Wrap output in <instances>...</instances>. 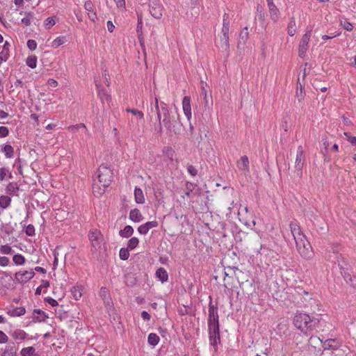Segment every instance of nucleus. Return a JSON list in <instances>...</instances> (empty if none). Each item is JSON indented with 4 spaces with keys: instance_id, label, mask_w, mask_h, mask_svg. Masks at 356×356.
Here are the masks:
<instances>
[{
    "instance_id": "nucleus-61",
    "label": "nucleus",
    "mask_w": 356,
    "mask_h": 356,
    "mask_svg": "<svg viewBox=\"0 0 356 356\" xmlns=\"http://www.w3.org/2000/svg\"><path fill=\"white\" fill-rule=\"evenodd\" d=\"M106 24H107L108 31L110 33H112L115 29L114 24H113V22L111 21H108Z\"/></svg>"
},
{
    "instance_id": "nucleus-37",
    "label": "nucleus",
    "mask_w": 356,
    "mask_h": 356,
    "mask_svg": "<svg viewBox=\"0 0 356 356\" xmlns=\"http://www.w3.org/2000/svg\"><path fill=\"white\" fill-rule=\"evenodd\" d=\"M26 64L31 69L35 68L37 66V57L35 55L29 56L26 60Z\"/></svg>"
},
{
    "instance_id": "nucleus-42",
    "label": "nucleus",
    "mask_w": 356,
    "mask_h": 356,
    "mask_svg": "<svg viewBox=\"0 0 356 356\" xmlns=\"http://www.w3.org/2000/svg\"><path fill=\"white\" fill-rule=\"evenodd\" d=\"M209 334H219L218 322H209Z\"/></svg>"
},
{
    "instance_id": "nucleus-15",
    "label": "nucleus",
    "mask_w": 356,
    "mask_h": 356,
    "mask_svg": "<svg viewBox=\"0 0 356 356\" xmlns=\"http://www.w3.org/2000/svg\"><path fill=\"white\" fill-rule=\"evenodd\" d=\"M158 222L156 220L149 221L140 225L138 228V232L143 235H145L148 233V232L154 227H158Z\"/></svg>"
},
{
    "instance_id": "nucleus-19",
    "label": "nucleus",
    "mask_w": 356,
    "mask_h": 356,
    "mask_svg": "<svg viewBox=\"0 0 356 356\" xmlns=\"http://www.w3.org/2000/svg\"><path fill=\"white\" fill-rule=\"evenodd\" d=\"M249 33L248 31V28L245 27L239 34V39L237 44V47L238 49H243L245 44L248 39Z\"/></svg>"
},
{
    "instance_id": "nucleus-32",
    "label": "nucleus",
    "mask_w": 356,
    "mask_h": 356,
    "mask_svg": "<svg viewBox=\"0 0 356 356\" xmlns=\"http://www.w3.org/2000/svg\"><path fill=\"white\" fill-rule=\"evenodd\" d=\"M11 204V198L8 195L0 196V207L2 209H6L10 207Z\"/></svg>"
},
{
    "instance_id": "nucleus-49",
    "label": "nucleus",
    "mask_w": 356,
    "mask_h": 356,
    "mask_svg": "<svg viewBox=\"0 0 356 356\" xmlns=\"http://www.w3.org/2000/svg\"><path fill=\"white\" fill-rule=\"evenodd\" d=\"M56 24V21L53 17H47L44 22L45 29H49Z\"/></svg>"
},
{
    "instance_id": "nucleus-50",
    "label": "nucleus",
    "mask_w": 356,
    "mask_h": 356,
    "mask_svg": "<svg viewBox=\"0 0 356 356\" xmlns=\"http://www.w3.org/2000/svg\"><path fill=\"white\" fill-rule=\"evenodd\" d=\"M155 108L157 113V119L159 122L161 124V102H159V99L157 97H155Z\"/></svg>"
},
{
    "instance_id": "nucleus-45",
    "label": "nucleus",
    "mask_w": 356,
    "mask_h": 356,
    "mask_svg": "<svg viewBox=\"0 0 356 356\" xmlns=\"http://www.w3.org/2000/svg\"><path fill=\"white\" fill-rule=\"evenodd\" d=\"M309 343L314 348L318 345V343H323V341L316 336H312L309 339Z\"/></svg>"
},
{
    "instance_id": "nucleus-43",
    "label": "nucleus",
    "mask_w": 356,
    "mask_h": 356,
    "mask_svg": "<svg viewBox=\"0 0 356 356\" xmlns=\"http://www.w3.org/2000/svg\"><path fill=\"white\" fill-rule=\"evenodd\" d=\"M139 240L136 237L131 238L127 243V248L129 250H134L138 245Z\"/></svg>"
},
{
    "instance_id": "nucleus-12",
    "label": "nucleus",
    "mask_w": 356,
    "mask_h": 356,
    "mask_svg": "<svg viewBox=\"0 0 356 356\" xmlns=\"http://www.w3.org/2000/svg\"><path fill=\"white\" fill-rule=\"evenodd\" d=\"M35 276V272L29 270L18 271L15 274V279L19 283H26Z\"/></svg>"
},
{
    "instance_id": "nucleus-23",
    "label": "nucleus",
    "mask_w": 356,
    "mask_h": 356,
    "mask_svg": "<svg viewBox=\"0 0 356 356\" xmlns=\"http://www.w3.org/2000/svg\"><path fill=\"white\" fill-rule=\"evenodd\" d=\"M48 315L40 309L33 311V319L38 322H44L48 318Z\"/></svg>"
},
{
    "instance_id": "nucleus-2",
    "label": "nucleus",
    "mask_w": 356,
    "mask_h": 356,
    "mask_svg": "<svg viewBox=\"0 0 356 356\" xmlns=\"http://www.w3.org/2000/svg\"><path fill=\"white\" fill-rule=\"evenodd\" d=\"M319 323V320L312 318L305 313H297L293 318V324L302 333L308 334Z\"/></svg>"
},
{
    "instance_id": "nucleus-10",
    "label": "nucleus",
    "mask_w": 356,
    "mask_h": 356,
    "mask_svg": "<svg viewBox=\"0 0 356 356\" xmlns=\"http://www.w3.org/2000/svg\"><path fill=\"white\" fill-rule=\"evenodd\" d=\"M335 259H336L335 262L337 263L338 266L340 268L341 275L343 277V278L346 281H348V280H350V281H351L350 275L348 272V264L347 261L344 259V258L341 254H337Z\"/></svg>"
},
{
    "instance_id": "nucleus-6",
    "label": "nucleus",
    "mask_w": 356,
    "mask_h": 356,
    "mask_svg": "<svg viewBox=\"0 0 356 356\" xmlns=\"http://www.w3.org/2000/svg\"><path fill=\"white\" fill-rule=\"evenodd\" d=\"M88 238L92 248L95 250L101 249L103 238L101 232L97 229L90 230L88 234Z\"/></svg>"
},
{
    "instance_id": "nucleus-59",
    "label": "nucleus",
    "mask_w": 356,
    "mask_h": 356,
    "mask_svg": "<svg viewBox=\"0 0 356 356\" xmlns=\"http://www.w3.org/2000/svg\"><path fill=\"white\" fill-rule=\"evenodd\" d=\"M188 170V172L190 175H191L192 176H195L197 173V170H196V168L193 166V165H189L187 168Z\"/></svg>"
},
{
    "instance_id": "nucleus-52",
    "label": "nucleus",
    "mask_w": 356,
    "mask_h": 356,
    "mask_svg": "<svg viewBox=\"0 0 356 356\" xmlns=\"http://www.w3.org/2000/svg\"><path fill=\"white\" fill-rule=\"evenodd\" d=\"M1 356H15L13 347H6Z\"/></svg>"
},
{
    "instance_id": "nucleus-35",
    "label": "nucleus",
    "mask_w": 356,
    "mask_h": 356,
    "mask_svg": "<svg viewBox=\"0 0 356 356\" xmlns=\"http://www.w3.org/2000/svg\"><path fill=\"white\" fill-rule=\"evenodd\" d=\"M2 152L5 154L6 158H13L14 156V149L10 145H5L2 149Z\"/></svg>"
},
{
    "instance_id": "nucleus-54",
    "label": "nucleus",
    "mask_w": 356,
    "mask_h": 356,
    "mask_svg": "<svg viewBox=\"0 0 356 356\" xmlns=\"http://www.w3.org/2000/svg\"><path fill=\"white\" fill-rule=\"evenodd\" d=\"M10 264V259L8 257L3 256L0 257V266L6 267Z\"/></svg>"
},
{
    "instance_id": "nucleus-4",
    "label": "nucleus",
    "mask_w": 356,
    "mask_h": 356,
    "mask_svg": "<svg viewBox=\"0 0 356 356\" xmlns=\"http://www.w3.org/2000/svg\"><path fill=\"white\" fill-rule=\"evenodd\" d=\"M229 15L227 13H225L223 15L222 19V27L221 30L222 36H221V42H222V46L227 49L229 47Z\"/></svg>"
},
{
    "instance_id": "nucleus-51",
    "label": "nucleus",
    "mask_w": 356,
    "mask_h": 356,
    "mask_svg": "<svg viewBox=\"0 0 356 356\" xmlns=\"http://www.w3.org/2000/svg\"><path fill=\"white\" fill-rule=\"evenodd\" d=\"M25 233L29 236L35 235V227L33 225H29L25 229Z\"/></svg>"
},
{
    "instance_id": "nucleus-57",
    "label": "nucleus",
    "mask_w": 356,
    "mask_h": 356,
    "mask_svg": "<svg viewBox=\"0 0 356 356\" xmlns=\"http://www.w3.org/2000/svg\"><path fill=\"white\" fill-rule=\"evenodd\" d=\"M8 129L6 127H0V138L6 137L8 135Z\"/></svg>"
},
{
    "instance_id": "nucleus-8",
    "label": "nucleus",
    "mask_w": 356,
    "mask_h": 356,
    "mask_svg": "<svg viewBox=\"0 0 356 356\" xmlns=\"http://www.w3.org/2000/svg\"><path fill=\"white\" fill-rule=\"evenodd\" d=\"M126 111L133 115V118L129 120V126L131 129H135L138 126V122L144 118V114L141 111L127 108Z\"/></svg>"
},
{
    "instance_id": "nucleus-1",
    "label": "nucleus",
    "mask_w": 356,
    "mask_h": 356,
    "mask_svg": "<svg viewBox=\"0 0 356 356\" xmlns=\"http://www.w3.org/2000/svg\"><path fill=\"white\" fill-rule=\"evenodd\" d=\"M289 227L300 254L305 259H311L314 255L312 248L300 226L297 223L291 222Z\"/></svg>"
},
{
    "instance_id": "nucleus-17",
    "label": "nucleus",
    "mask_w": 356,
    "mask_h": 356,
    "mask_svg": "<svg viewBox=\"0 0 356 356\" xmlns=\"http://www.w3.org/2000/svg\"><path fill=\"white\" fill-rule=\"evenodd\" d=\"M182 108L184 115L188 120L192 117L191 106V98L188 96H185L182 99Z\"/></svg>"
},
{
    "instance_id": "nucleus-62",
    "label": "nucleus",
    "mask_w": 356,
    "mask_h": 356,
    "mask_svg": "<svg viewBox=\"0 0 356 356\" xmlns=\"http://www.w3.org/2000/svg\"><path fill=\"white\" fill-rule=\"evenodd\" d=\"M185 3L191 7H195L197 5V0H184Z\"/></svg>"
},
{
    "instance_id": "nucleus-44",
    "label": "nucleus",
    "mask_w": 356,
    "mask_h": 356,
    "mask_svg": "<svg viewBox=\"0 0 356 356\" xmlns=\"http://www.w3.org/2000/svg\"><path fill=\"white\" fill-rule=\"evenodd\" d=\"M340 25L348 31H350L353 29V24L346 19H340Z\"/></svg>"
},
{
    "instance_id": "nucleus-55",
    "label": "nucleus",
    "mask_w": 356,
    "mask_h": 356,
    "mask_svg": "<svg viewBox=\"0 0 356 356\" xmlns=\"http://www.w3.org/2000/svg\"><path fill=\"white\" fill-rule=\"evenodd\" d=\"M343 135L346 137L347 140L352 144L356 145V136H352L348 132H344Z\"/></svg>"
},
{
    "instance_id": "nucleus-53",
    "label": "nucleus",
    "mask_w": 356,
    "mask_h": 356,
    "mask_svg": "<svg viewBox=\"0 0 356 356\" xmlns=\"http://www.w3.org/2000/svg\"><path fill=\"white\" fill-rule=\"evenodd\" d=\"M27 47L31 51H33L37 48V42L34 40H29L27 41Z\"/></svg>"
},
{
    "instance_id": "nucleus-7",
    "label": "nucleus",
    "mask_w": 356,
    "mask_h": 356,
    "mask_svg": "<svg viewBox=\"0 0 356 356\" xmlns=\"http://www.w3.org/2000/svg\"><path fill=\"white\" fill-rule=\"evenodd\" d=\"M305 154L303 147L300 145L297 148L296 157L295 161V169L298 177L302 175V170L305 164Z\"/></svg>"
},
{
    "instance_id": "nucleus-41",
    "label": "nucleus",
    "mask_w": 356,
    "mask_h": 356,
    "mask_svg": "<svg viewBox=\"0 0 356 356\" xmlns=\"http://www.w3.org/2000/svg\"><path fill=\"white\" fill-rule=\"evenodd\" d=\"M65 41H66L65 37L58 36L53 40L51 46L54 48H58V47H60V45L64 44L65 42Z\"/></svg>"
},
{
    "instance_id": "nucleus-47",
    "label": "nucleus",
    "mask_w": 356,
    "mask_h": 356,
    "mask_svg": "<svg viewBox=\"0 0 356 356\" xmlns=\"http://www.w3.org/2000/svg\"><path fill=\"white\" fill-rule=\"evenodd\" d=\"M220 339L219 334H209L210 343L213 347L217 346L218 341Z\"/></svg>"
},
{
    "instance_id": "nucleus-39",
    "label": "nucleus",
    "mask_w": 356,
    "mask_h": 356,
    "mask_svg": "<svg viewBox=\"0 0 356 356\" xmlns=\"http://www.w3.org/2000/svg\"><path fill=\"white\" fill-rule=\"evenodd\" d=\"M34 352H35V348L33 346H29L23 348L20 351V354L22 356H32L34 354Z\"/></svg>"
},
{
    "instance_id": "nucleus-63",
    "label": "nucleus",
    "mask_w": 356,
    "mask_h": 356,
    "mask_svg": "<svg viewBox=\"0 0 356 356\" xmlns=\"http://www.w3.org/2000/svg\"><path fill=\"white\" fill-rule=\"evenodd\" d=\"M8 54H3V52L0 54V65L2 63L6 62L8 60Z\"/></svg>"
},
{
    "instance_id": "nucleus-5",
    "label": "nucleus",
    "mask_w": 356,
    "mask_h": 356,
    "mask_svg": "<svg viewBox=\"0 0 356 356\" xmlns=\"http://www.w3.org/2000/svg\"><path fill=\"white\" fill-rule=\"evenodd\" d=\"M312 35V29L307 30L305 33L302 36L298 44V56L300 58H304L308 50L309 43Z\"/></svg>"
},
{
    "instance_id": "nucleus-29",
    "label": "nucleus",
    "mask_w": 356,
    "mask_h": 356,
    "mask_svg": "<svg viewBox=\"0 0 356 356\" xmlns=\"http://www.w3.org/2000/svg\"><path fill=\"white\" fill-rule=\"evenodd\" d=\"M12 178V173L9 168H0V181L8 180Z\"/></svg>"
},
{
    "instance_id": "nucleus-28",
    "label": "nucleus",
    "mask_w": 356,
    "mask_h": 356,
    "mask_svg": "<svg viewBox=\"0 0 356 356\" xmlns=\"http://www.w3.org/2000/svg\"><path fill=\"white\" fill-rule=\"evenodd\" d=\"M156 277L162 282H165L168 279V275L163 268H159L156 272Z\"/></svg>"
},
{
    "instance_id": "nucleus-18",
    "label": "nucleus",
    "mask_w": 356,
    "mask_h": 356,
    "mask_svg": "<svg viewBox=\"0 0 356 356\" xmlns=\"http://www.w3.org/2000/svg\"><path fill=\"white\" fill-rule=\"evenodd\" d=\"M84 8L88 12V16L92 21L97 19V14L94 10V5L91 1H87L84 3Z\"/></svg>"
},
{
    "instance_id": "nucleus-20",
    "label": "nucleus",
    "mask_w": 356,
    "mask_h": 356,
    "mask_svg": "<svg viewBox=\"0 0 356 356\" xmlns=\"http://www.w3.org/2000/svg\"><path fill=\"white\" fill-rule=\"evenodd\" d=\"M323 347L324 350H337L339 347V343L337 340L334 339H328L323 342Z\"/></svg>"
},
{
    "instance_id": "nucleus-64",
    "label": "nucleus",
    "mask_w": 356,
    "mask_h": 356,
    "mask_svg": "<svg viewBox=\"0 0 356 356\" xmlns=\"http://www.w3.org/2000/svg\"><path fill=\"white\" fill-rule=\"evenodd\" d=\"M141 317L145 321H149L150 319V315L145 311L142 312Z\"/></svg>"
},
{
    "instance_id": "nucleus-30",
    "label": "nucleus",
    "mask_w": 356,
    "mask_h": 356,
    "mask_svg": "<svg viewBox=\"0 0 356 356\" xmlns=\"http://www.w3.org/2000/svg\"><path fill=\"white\" fill-rule=\"evenodd\" d=\"M287 33L290 36H293L296 33V21L294 17H291L287 25Z\"/></svg>"
},
{
    "instance_id": "nucleus-33",
    "label": "nucleus",
    "mask_w": 356,
    "mask_h": 356,
    "mask_svg": "<svg viewBox=\"0 0 356 356\" xmlns=\"http://www.w3.org/2000/svg\"><path fill=\"white\" fill-rule=\"evenodd\" d=\"M134 233V229L130 225H127L124 227V228L120 231L119 234L121 237L123 238H129Z\"/></svg>"
},
{
    "instance_id": "nucleus-13",
    "label": "nucleus",
    "mask_w": 356,
    "mask_h": 356,
    "mask_svg": "<svg viewBox=\"0 0 356 356\" xmlns=\"http://www.w3.org/2000/svg\"><path fill=\"white\" fill-rule=\"evenodd\" d=\"M103 184L104 183L99 182L98 180H96V179H93L92 192L95 196L99 197L105 193L106 188L108 186H104Z\"/></svg>"
},
{
    "instance_id": "nucleus-48",
    "label": "nucleus",
    "mask_w": 356,
    "mask_h": 356,
    "mask_svg": "<svg viewBox=\"0 0 356 356\" xmlns=\"http://www.w3.org/2000/svg\"><path fill=\"white\" fill-rule=\"evenodd\" d=\"M120 258L122 260H127L129 257V252L128 248H121L119 252Z\"/></svg>"
},
{
    "instance_id": "nucleus-25",
    "label": "nucleus",
    "mask_w": 356,
    "mask_h": 356,
    "mask_svg": "<svg viewBox=\"0 0 356 356\" xmlns=\"http://www.w3.org/2000/svg\"><path fill=\"white\" fill-rule=\"evenodd\" d=\"M134 198L135 201L137 204H143L145 203V195L142 189L139 187H135L134 189Z\"/></svg>"
},
{
    "instance_id": "nucleus-16",
    "label": "nucleus",
    "mask_w": 356,
    "mask_h": 356,
    "mask_svg": "<svg viewBox=\"0 0 356 356\" xmlns=\"http://www.w3.org/2000/svg\"><path fill=\"white\" fill-rule=\"evenodd\" d=\"M237 168L245 174L249 173V160L247 156H243L236 162Z\"/></svg>"
},
{
    "instance_id": "nucleus-14",
    "label": "nucleus",
    "mask_w": 356,
    "mask_h": 356,
    "mask_svg": "<svg viewBox=\"0 0 356 356\" xmlns=\"http://www.w3.org/2000/svg\"><path fill=\"white\" fill-rule=\"evenodd\" d=\"M96 87L98 91V97L103 104H107L108 106L111 102V95L104 90L101 89L99 83H96Z\"/></svg>"
},
{
    "instance_id": "nucleus-27",
    "label": "nucleus",
    "mask_w": 356,
    "mask_h": 356,
    "mask_svg": "<svg viewBox=\"0 0 356 356\" xmlns=\"http://www.w3.org/2000/svg\"><path fill=\"white\" fill-rule=\"evenodd\" d=\"M82 290L81 286H74L71 289L70 292L74 300H78L81 298Z\"/></svg>"
},
{
    "instance_id": "nucleus-34",
    "label": "nucleus",
    "mask_w": 356,
    "mask_h": 356,
    "mask_svg": "<svg viewBox=\"0 0 356 356\" xmlns=\"http://www.w3.org/2000/svg\"><path fill=\"white\" fill-rule=\"evenodd\" d=\"M99 296L102 297L104 303L109 304L111 298L108 289L106 287L103 286L100 289Z\"/></svg>"
},
{
    "instance_id": "nucleus-36",
    "label": "nucleus",
    "mask_w": 356,
    "mask_h": 356,
    "mask_svg": "<svg viewBox=\"0 0 356 356\" xmlns=\"http://www.w3.org/2000/svg\"><path fill=\"white\" fill-rule=\"evenodd\" d=\"M33 17H34V15L33 13H31V12L26 13V17H24L22 19L21 22L26 26H30Z\"/></svg>"
},
{
    "instance_id": "nucleus-31",
    "label": "nucleus",
    "mask_w": 356,
    "mask_h": 356,
    "mask_svg": "<svg viewBox=\"0 0 356 356\" xmlns=\"http://www.w3.org/2000/svg\"><path fill=\"white\" fill-rule=\"evenodd\" d=\"M209 322H218L217 309L214 307H210L209 309Z\"/></svg>"
},
{
    "instance_id": "nucleus-11",
    "label": "nucleus",
    "mask_w": 356,
    "mask_h": 356,
    "mask_svg": "<svg viewBox=\"0 0 356 356\" xmlns=\"http://www.w3.org/2000/svg\"><path fill=\"white\" fill-rule=\"evenodd\" d=\"M163 6L158 1H152L149 3V13L155 19H161L163 16Z\"/></svg>"
},
{
    "instance_id": "nucleus-58",
    "label": "nucleus",
    "mask_w": 356,
    "mask_h": 356,
    "mask_svg": "<svg viewBox=\"0 0 356 356\" xmlns=\"http://www.w3.org/2000/svg\"><path fill=\"white\" fill-rule=\"evenodd\" d=\"M8 340V336L3 331L0 330V343H6Z\"/></svg>"
},
{
    "instance_id": "nucleus-60",
    "label": "nucleus",
    "mask_w": 356,
    "mask_h": 356,
    "mask_svg": "<svg viewBox=\"0 0 356 356\" xmlns=\"http://www.w3.org/2000/svg\"><path fill=\"white\" fill-rule=\"evenodd\" d=\"M47 84L51 87H56L58 86V82L54 79H49L47 81Z\"/></svg>"
},
{
    "instance_id": "nucleus-40",
    "label": "nucleus",
    "mask_w": 356,
    "mask_h": 356,
    "mask_svg": "<svg viewBox=\"0 0 356 356\" xmlns=\"http://www.w3.org/2000/svg\"><path fill=\"white\" fill-rule=\"evenodd\" d=\"M147 341L150 345L155 346L159 342V337L157 334H156L154 333H150L148 335Z\"/></svg>"
},
{
    "instance_id": "nucleus-24",
    "label": "nucleus",
    "mask_w": 356,
    "mask_h": 356,
    "mask_svg": "<svg viewBox=\"0 0 356 356\" xmlns=\"http://www.w3.org/2000/svg\"><path fill=\"white\" fill-rule=\"evenodd\" d=\"M270 17L273 22H277L280 17V11L275 3L268 5Z\"/></svg>"
},
{
    "instance_id": "nucleus-26",
    "label": "nucleus",
    "mask_w": 356,
    "mask_h": 356,
    "mask_svg": "<svg viewBox=\"0 0 356 356\" xmlns=\"http://www.w3.org/2000/svg\"><path fill=\"white\" fill-rule=\"evenodd\" d=\"M129 218L135 222H139L143 219L140 211L138 209H131L130 211Z\"/></svg>"
},
{
    "instance_id": "nucleus-46",
    "label": "nucleus",
    "mask_w": 356,
    "mask_h": 356,
    "mask_svg": "<svg viewBox=\"0 0 356 356\" xmlns=\"http://www.w3.org/2000/svg\"><path fill=\"white\" fill-rule=\"evenodd\" d=\"M13 252V250L9 245H2L0 246V252L3 254H12Z\"/></svg>"
},
{
    "instance_id": "nucleus-3",
    "label": "nucleus",
    "mask_w": 356,
    "mask_h": 356,
    "mask_svg": "<svg viewBox=\"0 0 356 356\" xmlns=\"http://www.w3.org/2000/svg\"><path fill=\"white\" fill-rule=\"evenodd\" d=\"M112 177V170L108 167L102 165L98 168L94 179L104 183L103 185L104 186H109L111 183Z\"/></svg>"
},
{
    "instance_id": "nucleus-9",
    "label": "nucleus",
    "mask_w": 356,
    "mask_h": 356,
    "mask_svg": "<svg viewBox=\"0 0 356 356\" xmlns=\"http://www.w3.org/2000/svg\"><path fill=\"white\" fill-rule=\"evenodd\" d=\"M160 110H161V116L162 115H163V123L164 126L168 129H170L172 123H171V120H170V113H169V110H168L167 104L165 103H164L163 102H161V109ZM161 131H162L161 123V124L159 123V131L161 132Z\"/></svg>"
},
{
    "instance_id": "nucleus-56",
    "label": "nucleus",
    "mask_w": 356,
    "mask_h": 356,
    "mask_svg": "<svg viewBox=\"0 0 356 356\" xmlns=\"http://www.w3.org/2000/svg\"><path fill=\"white\" fill-rule=\"evenodd\" d=\"M118 8L121 10L125 9V0H113Z\"/></svg>"
},
{
    "instance_id": "nucleus-21",
    "label": "nucleus",
    "mask_w": 356,
    "mask_h": 356,
    "mask_svg": "<svg viewBox=\"0 0 356 356\" xmlns=\"http://www.w3.org/2000/svg\"><path fill=\"white\" fill-rule=\"evenodd\" d=\"M10 336L15 340H24L26 339L28 334L21 329H15L10 332Z\"/></svg>"
},
{
    "instance_id": "nucleus-22",
    "label": "nucleus",
    "mask_w": 356,
    "mask_h": 356,
    "mask_svg": "<svg viewBox=\"0 0 356 356\" xmlns=\"http://www.w3.org/2000/svg\"><path fill=\"white\" fill-rule=\"evenodd\" d=\"M6 313L11 317L21 316L26 313V309L23 307H15L8 309Z\"/></svg>"
},
{
    "instance_id": "nucleus-38",
    "label": "nucleus",
    "mask_w": 356,
    "mask_h": 356,
    "mask_svg": "<svg viewBox=\"0 0 356 356\" xmlns=\"http://www.w3.org/2000/svg\"><path fill=\"white\" fill-rule=\"evenodd\" d=\"M13 261L17 266H22L25 264L26 259L23 255L16 254L13 256Z\"/></svg>"
}]
</instances>
